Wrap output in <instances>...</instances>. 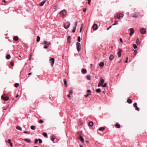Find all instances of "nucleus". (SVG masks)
<instances>
[{
    "instance_id": "f257e3e1",
    "label": "nucleus",
    "mask_w": 147,
    "mask_h": 147,
    "mask_svg": "<svg viewBox=\"0 0 147 147\" xmlns=\"http://www.w3.org/2000/svg\"><path fill=\"white\" fill-rule=\"evenodd\" d=\"M66 11L65 9L60 11L59 14L60 16L62 17H65L66 16Z\"/></svg>"
},
{
    "instance_id": "f03ea898",
    "label": "nucleus",
    "mask_w": 147,
    "mask_h": 147,
    "mask_svg": "<svg viewBox=\"0 0 147 147\" xmlns=\"http://www.w3.org/2000/svg\"><path fill=\"white\" fill-rule=\"evenodd\" d=\"M76 48L77 49L79 52L81 51V47H80V44L79 42H77L76 44Z\"/></svg>"
},
{
    "instance_id": "7ed1b4c3",
    "label": "nucleus",
    "mask_w": 147,
    "mask_h": 147,
    "mask_svg": "<svg viewBox=\"0 0 147 147\" xmlns=\"http://www.w3.org/2000/svg\"><path fill=\"white\" fill-rule=\"evenodd\" d=\"M70 25V23L69 22H66L64 24V27L65 29H67L69 28Z\"/></svg>"
},
{
    "instance_id": "20e7f679",
    "label": "nucleus",
    "mask_w": 147,
    "mask_h": 147,
    "mask_svg": "<svg viewBox=\"0 0 147 147\" xmlns=\"http://www.w3.org/2000/svg\"><path fill=\"white\" fill-rule=\"evenodd\" d=\"M1 97L2 99L6 101L8 100L9 99L8 95H6L5 94L2 96Z\"/></svg>"
},
{
    "instance_id": "39448f33",
    "label": "nucleus",
    "mask_w": 147,
    "mask_h": 147,
    "mask_svg": "<svg viewBox=\"0 0 147 147\" xmlns=\"http://www.w3.org/2000/svg\"><path fill=\"white\" fill-rule=\"evenodd\" d=\"M140 33L142 34H144L146 32V30L144 28H141L140 30Z\"/></svg>"
},
{
    "instance_id": "423d86ee",
    "label": "nucleus",
    "mask_w": 147,
    "mask_h": 147,
    "mask_svg": "<svg viewBox=\"0 0 147 147\" xmlns=\"http://www.w3.org/2000/svg\"><path fill=\"white\" fill-rule=\"evenodd\" d=\"M77 25V22H75V24H74V26L73 27V30H72V32L73 33H74L75 32L76 30Z\"/></svg>"
},
{
    "instance_id": "0eeeda50",
    "label": "nucleus",
    "mask_w": 147,
    "mask_h": 147,
    "mask_svg": "<svg viewBox=\"0 0 147 147\" xmlns=\"http://www.w3.org/2000/svg\"><path fill=\"white\" fill-rule=\"evenodd\" d=\"M93 29V30H96L98 28V25L96 24H93L92 26Z\"/></svg>"
},
{
    "instance_id": "6e6552de",
    "label": "nucleus",
    "mask_w": 147,
    "mask_h": 147,
    "mask_svg": "<svg viewBox=\"0 0 147 147\" xmlns=\"http://www.w3.org/2000/svg\"><path fill=\"white\" fill-rule=\"evenodd\" d=\"M47 0H43L42 1H41L39 5L40 6H43L45 3L46 2Z\"/></svg>"
},
{
    "instance_id": "1a4fd4ad",
    "label": "nucleus",
    "mask_w": 147,
    "mask_h": 147,
    "mask_svg": "<svg viewBox=\"0 0 147 147\" xmlns=\"http://www.w3.org/2000/svg\"><path fill=\"white\" fill-rule=\"evenodd\" d=\"M137 103L136 102H135L134 104L133 105L134 106V107L135 109L136 110H137L138 111H139V109L138 107L137 106Z\"/></svg>"
},
{
    "instance_id": "9d476101",
    "label": "nucleus",
    "mask_w": 147,
    "mask_h": 147,
    "mask_svg": "<svg viewBox=\"0 0 147 147\" xmlns=\"http://www.w3.org/2000/svg\"><path fill=\"white\" fill-rule=\"evenodd\" d=\"M129 30L130 32V35L131 36L134 33V29L133 28H130Z\"/></svg>"
},
{
    "instance_id": "9b49d317",
    "label": "nucleus",
    "mask_w": 147,
    "mask_h": 147,
    "mask_svg": "<svg viewBox=\"0 0 147 147\" xmlns=\"http://www.w3.org/2000/svg\"><path fill=\"white\" fill-rule=\"evenodd\" d=\"M122 52V51L120 49H119V51L117 52V54L119 57H121V53Z\"/></svg>"
},
{
    "instance_id": "f8f14e48",
    "label": "nucleus",
    "mask_w": 147,
    "mask_h": 147,
    "mask_svg": "<svg viewBox=\"0 0 147 147\" xmlns=\"http://www.w3.org/2000/svg\"><path fill=\"white\" fill-rule=\"evenodd\" d=\"M54 59L53 58H52L50 59V63H51V64H54Z\"/></svg>"
},
{
    "instance_id": "ddd939ff",
    "label": "nucleus",
    "mask_w": 147,
    "mask_h": 147,
    "mask_svg": "<svg viewBox=\"0 0 147 147\" xmlns=\"http://www.w3.org/2000/svg\"><path fill=\"white\" fill-rule=\"evenodd\" d=\"M132 17L134 18H137L138 17V14L137 13H134L131 14Z\"/></svg>"
},
{
    "instance_id": "4468645a",
    "label": "nucleus",
    "mask_w": 147,
    "mask_h": 147,
    "mask_svg": "<svg viewBox=\"0 0 147 147\" xmlns=\"http://www.w3.org/2000/svg\"><path fill=\"white\" fill-rule=\"evenodd\" d=\"M104 79L102 78H101L100 80L99 83L102 85L104 83Z\"/></svg>"
},
{
    "instance_id": "2eb2a0df",
    "label": "nucleus",
    "mask_w": 147,
    "mask_h": 147,
    "mask_svg": "<svg viewBox=\"0 0 147 147\" xmlns=\"http://www.w3.org/2000/svg\"><path fill=\"white\" fill-rule=\"evenodd\" d=\"M79 139L82 142H84V139L82 136H80L79 137Z\"/></svg>"
},
{
    "instance_id": "dca6fc26",
    "label": "nucleus",
    "mask_w": 147,
    "mask_h": 147,
    "mask_svg": "<svg viewBox=\"0 0 147 147\" xmlns=\"http://www.w3.org/2000/svg\"><path fill=\"white\" fill-rule=\"evenodd\" d=\"M114 57V55L112 54H111L110 56L109 59L111 61L113 59Z\"/></svg>"
},
{
    "instance_id": "f3484780",
    "label": "nucleus",
    "mask_w": 147,
    "mask_h": 147,
    "mask_svg": "<svg viewBox=\"0 0 147 147\" xmlns=\"http://www.w3.org/2000/svg\"><path fill=\"white\" fill-rule=\"evenodd\" d=\"M120 18V16H119V14H117L116 16H115V18L116 19H119Z\"/></svg>"
},
{
    "instance_id": "a211bd4d",
    "label": "nucleus",
    "mask_w": 147,
    "mask_h": 147,
    "mask_svg": "<svg viewBox=\"0 0 147 147\" xmlns=\"http://www.w3.org/2000/svg\"><path fill=\"white\" fill-rule=\"evenodd\" d=\"M63 82L65 86L66 87L67 86V82L66 80L65 79H63Z\"/></svg>"
},
{
    "instance_id": "6ab92c4d",
    "label": "nucleus",
    "mask_w": 147,
    "mask_h": 147,
    "mask_svg": "<svg viewBox=\"0 0 147 147\" xmlns=\"http://www.w3.org/2000/svg\"><path fill=\"white\" fill-rule=\"evenodd\" d=\"M88 124L89 126L90 127L93 126L94 125L92 121H90L89 122Z\"/></svg>"
},
{
    "instance_id": "aec40b11",
    "label": "nucleus",
    "mask_w": 147,
    "mask_h": 147,
    "mask_svg": "<svg viewBox=\"0 0 147 147\" xmlns=\"http://www.w3.org/2000/svg\"><path fill=\"white\" fill-rule=\"evenodd\" d=\"M25 141H26L27 142L30 143L31 142V140L30 139L28 138H26L24 139Z\"/></svg>"
},
{
    "instance_id": "412c9836",
    "label": "nucleus",
    "mask_w": 147,
    "mask_h": 147,
    "mask_svg": "<svg viewBox=\"0 0 147 147\" xmlns=\"http://www.w3.org/2000/svg\"><path fill=\"white\" fill-rule=\"evenodd\" d=\"M70 90L69 92V93L70 94H71L73 93V89L71 88H69Z\"/></svg>"
},
{
    "instance_id": "4be33fe9",
    "label": "nucleus",
    "mask_w": 147,
    "mask_h": 147,
    "mask_svg": "<svg viewBox=\"0 0 147 147\" xmlns=\"http://www.w3.org/2000/svg\"><path fill=\"white\" fill-rule=\"evenodd\" d=\"M82 71L83 74H85L86 73L87 70L85 69H82Z\"/></svg>"
},
{
    "instance_id": "5701e85b",
    "label": "nucleus",
    "mask_w": 147,
    "mask_h": 147,
    "mask_svg": "<svg viewBox=\"0 0 147 147\" xmlns=\"http://www.w3.org/2000/svg\"><path fill=\"white\" fill-rule=\"evenodd\" d=\"M55 139V137L53 135V136H51V139L52 141H53Z\"/></svg>"
},
{
    "instance_id": "b1692460",
    "label": "nucleus",
    "mask_w": 147,
    "mask_h": 147,
    "mask_svg": "<svg viewBox=\"0 0 147 147\" xmlns=\"http://www.w3.org/2000/svg\"><path fill=\"white\" fill-rule=\"evenodd\" d=\"M127 102L129 104H131L132 102V101L130 99H128L127 100Z\"/></svg>"
},
{
    "instance_id": "393cba45",
    "label": "nucleus",
    "mask_w": 147,
    "mask_h": 147,
    "mask_svg": "<svg viewBox=\"0 0 147 147\" xmlns=\"http://www.w3.org/2000/svg\"><path fill=\"white\" fill-rule=\"evenodd\" d=\"M105 127H101L99 129V130L100 131H102L105 129Z\"/></svg>"
},
{
    "instance_id": "a878e982",
    "label": "nucleus",
    "mask_w": 147,
    "mask_h": 147,
    "mask_svg": "<svg viewBox=\"0 0 147 147\" xmlns=\"http://www.w3.org/2000/svg\"><path fill=\"white\" fill-rule=\"evenodd\" d=\"M11 56L10 55H7L6 57V58L7 59H9L10 58Z\"/></svg>"
},
{
    "instance_id": "bb28decb",
    "label": "nucleus",
    "mask_w": 147,
    "mask_h": 147,
    "mask_svg": "<svg viewBox=\"0 0 147 147\" xmlns=\"http://www.w3.org/2000/svg\"><path fill=\"white\" fill-rule=\"evenodd\" d=\"M30 128L32 130H35L36 129V126L34 125H32L31 126Z\"/></svg>"
},
{
    "instance_id": "cd10ccee",
    "label": "nucleus",
    "mask_w": 147,
    "mask_h": 147,
    "mask_svg": "<svg viewBox=\"0 0 147 147\" xmlns=\"http://www.w3.org/2000/svg\"><path fill=\"white\" fill-rule=\"evenodd\" d=\"M136 43L138 45H139L140 44L139 40L138 38L136 40Z\"/></svg>"
},
{
    "instance_id": "c85d7f7f",
    "label": "nucleus",
    "mask_w": 147,
    "mask_h": 147,
    "mask_svg": "<svg viewBox=\"0 0 147 147\" xmlns=\"http://www.w3.org/2000/svg\"><path fill=\"white\" fill-rule=\"evenodd\" d=\"M115 126L117 128H119L120 127V125L118 123H117L115 125Z\"/></svg>"
},
{
    "instance_id": "c756f323",
    "label": "nucleus",
    "mask_w": 147,
    "mask_h": 147,
    "mask_svg": "<svg viewBox=\"0 0 147 147\" xmlns=\"http://www.w3.org/2000/svg\"><path fill=\"white\" fill-rule=\"evenodd\" d=\"M13 39L15 41H17L18 40V37L16 36H15L13 37Z\"/></svg>"
},
{
    "instance_id": "7c9ffc66",
    "label": "nucleus",
    "mask_w": 147,
    "mask_h": 147,
    "mask_svg": "<svg viewBox=\"0 0 147 147\" xmlns=\"http://www.w3.org/2000/svg\"><path fill=\"white\" fill-rule=\"evenodd\" d=\"M40 37L39 36H38L37 37V40H36V41L37 42H39L40 40Z\"/></svg>"
},
{
    "instance_id": "2f4dec72",
    "label": "nucleus",
    "mask_w": 147,
    "mask_h": 147,
    "mask_svg": "<svg viewBox=\"0 0 147 147\" xmlns=\"http://www.w3.org/2000/svg\"><path fill=\"white\" fill-rule=\"evenodd\" d=\"M70 38H71V37L70 36H68L67 37V40L70 43V42H71V41L70 40H69L70 39Z\"/></svg>"
},
{
    "instance_id": "473e14b6",
    "label": "nucleus",
    "mask_w": 147,
    "mask_h": 147,
    "mask_svg": "<svg viewBox=\"0 0 147 147\" xmlns=\"http://www.w3.org/2000/svg\"><path fill=\"white\" fill-rule=\"evenodd\" d=\"M90 78H91V76L90 75H88L87 78V80H90Z\"/></svg>"
},
{
    "instance_id": "72a5a7b5",
    "label": "nucleus",
    "mask_w": 147,
    "mask_h": 147,
    "mask_svg": "<svg viewBox=\"0 0 147 147\" xmlns=\"http://www.w3.org/2000/svg\"><path fill=\"white\" fill-rule=\"evenodd\" d=\"M96 91L98 92L99 93L101 92V90L100 88H98L96 90Z\"/></svg>"
},
{
    "instance_id": "f704fd0d",
    "label": "nucleus",
    "mask_w": 147,
    "mask_h": 147,
    "mask_svg": "<svg viewBox=\"0 0 147 147\" xmlns=\"http://www.w3.org/2000/svg\"><path fill=\"white\" fill-rule=\"evenodd\" d=\"M133 47L134 49H136L137 48V46L135 44H133Z\"/></svg>"
},
{
    "instance_id": "c9c22d12",
    "label": "nucleus",
    "mask_w": 147,
    "mask_h": 147,
    "mask_svg": "<svg viewBox=\"0 0 147 147\" xmlns=\"http://www.w3.org/2000/svg\"><path fill=\"white\" fill-rule=\"evenodd\" d=\"M43 135L46 137H47V134L46 133H44L43 134Z\"/></svg>"
},
{
    "instance_id": "e433bc0d",
    "label": "nucleus",
    "mask_w": 147,
    "mask_h": 147,
    "mask_svg": "<svg viewBox=\"0 0 147 147\" xmlns=\"http://www.w3.org/2000/svg\"><path fill=\"white\" fill-rule=\"evenodd\" d=\"M15 86L16 87H18V83H16L15 84Z\"/></svg>"
},
{
    "instance_id": "4c0bfd02",
    "label": "nucleus",
    "mask_w": 147,
    "mask_h": 147,
    "mask_svg": "<svg viewBox=\"0 0 147 147\" xmlns=\"http://www.w3.org/2000/svg\"><path fill=\"white\" fill-rule=\"evenodd\" d=\"M78 40L79 42H80L81 39L80 37V36H79L78 37Z\"/></svg>"
},
{
    "instance_id": "58836bf2",
    "label": "nucleus",
    "mask_w": 147,
    "mask_h": 147,
    "mask_svg": "<svg viewBox=\"0 0 147 147\" xmlns=\"http://www.w3.org/2000/svg\"><path fill=\"white\" fill-rule=\"evenodd\" d=\"M32 53H30V57L29 58V60H30L31 59V58L32 57Z\"/></svg>"
},
{
    "instance_id": "ea45409f",
    "label": "nucleus",
    "mask_w": 147,
    "mask_h": 147,
    "mask_svg": "<svg viewBox=\"0 0 147 147\" xmlns=\"http://www.w3.org/2000/svg\"><path fill=\"white\" fill-rule=\"evenodd\" d=\"M107 83H105L102 86V87H106V86H107Z\"/></svg>"
},
{
    "instance_id": "a19ab883",
    "label": "nucleus",
    "mask_w": 147,
    "mask_h": 147,
    "mask_svg": "<svg viewBox=\"0 0 147 147\" xmlns=\"http://www.w3.org/2000/svg\"><path fill=\"white\" fill-rule=\"evenodd\" d=\"M39 143H41L42 142V140L40 139H38Z\"/></svg>"
},
{
    "instance_id": "79ce46f5",
    "label": "nucleus",
    "mask_w": 147,
    "mask_h": 147,
    "mask_svg": "<svg viewBox=\"0 0 147 147\" xmlns=\"http://www.w3.org/2000/svg\"><path fill=\"white\" fill-rule=\"evenodd\" d=\"M119 16H120V17H123L124 16V15L122 13H120V14H119Z\"/></svg>"
},
{
    "instance_id": "37998d69",
    "label": "nucleus",
    "mask_w": 147,
    "mask_h": 147,
    "mask_svg": "<svg viewBox=\"0 0 147 147\" xmlns=\"http://www.w3.org/2000/svg\"><path fill=\"white\" fill-rule=\"evenodd\" d=\"M43 122H44V121H43V120H42V119L40 120V121H39V123H42Z\"/></svg>"
},
{
    "instance_id": "c03bdc74",
    "label": "nucleus",
    "mask_w": 147,
    "mask_h": 147,
    "mask_svg": "<svg viewBox=\"0 0 147 147\" xmlns=\"http://www.w3.org/2000/svg\"><path fill=\"white\" fill-rule=\"evenodd\" d=\"M38 139H36L35 140V141H34V142L35 143H37V142H38Z\"/></svg>"
},
{
    "instance_id": "a18cd8bd",
    "label": "nucleus",
    "mask_w": 147,
    "mask_h": 147,
    "mask_svg": "<svg viewBox=\"0 0 147 147\" xmlns=\"http://www.w3.org/2000/svg\"><path fill=\"white\" fill-rule=\"evenodd\" d=\"M11 140L10 139H9L8 140L7 143L9 144L11 142Z\"/></svg>"
},
{
    "instance_id": "49530a36",
    "label": "nucleus",
    "mask_w": 147,
    "mask_h": 147,
    "mask_svg": "<svg viewBox=\"0 0 147 147\" xmlns=\"http://www.w3.org/2000/svg\"><path fill=\"white\" fill-rule=\"evenodd\" d=\"M91 95V94H87L85 95V96L86 98H87L88 96L89 95Z\"/></svg>"
},
{
    "instance_id": "de8ad7c7",
    "label": "nucleus",
    "mask_w": 147,
    "mask_h": 147,
    "mask_svg": "<svg viewBox=\"0 0 147 147\" xmlns=\"http://www.w3.org/2000/svg\"><path fill=\"white\" fill-rule=\"evenodd\" d=\"M102 85L99 82V83L98 85V87H99L100 86H101Z\"/></svg>"
},
{
    "instance_id": "09e8293b",
    "label": "nucleus",
    "mask_w": 147,
    "mask_h": 147,
    "mask_svg": "<svg viewBox=\"0 0 147 147\" xmlns=\"http://www.w3.org/2000/svg\"><path fill=\"white\" fill-rule=\"evenodd\" d=\"M51 45V43L50 42H47V45L48 46H49L50 45Z\"/></svg>"
},
{
    "instance_id": "8fccbe9b",
    "label": "nucleus",
    "mask_w": 147,
    "mask_h": 147,
    "mask_svg": "<svg viewBox=\"0 0 147 147\" xmlns=\"http://www.w3.org/2000/svg\"><path fill=\"white\" fill-rule=\"evenodd\" d=\"M47 42L46 41H43V44H47Z\"/></svg>"
},
{
    "instance_id": "3c124183",
    "label": "nucleus",
    "mask_w": 147,
    "mask_h": 147,
    "mask_svg": "<svg viewBox=\"0 0 147 147\" xmlns=\"http://www.w3.org/2000/svg\"><path fill=\"white\" fill-rule=\"evenodd\" d=\"M119 40H120V42H121V43H122L123 42V40H122V39L121 38H120V39H119Z\"/></svg>"
},
{
    "instance_id": "603ef678",
    "label": "nucleus",
    "mask_w": 147,
    "mask_h": 147,
    "mask_svg": "<svg viewBox=\"0 0 147 147\" xmlns=\"http://www.w3.org/2000/svg\"><path fill=\"white\" fill-rule=\"evenodd\" d=\"M118 24V23H114L112 24V26H114L116 25H117Z\"/></svg>"
},
{
    "instance_id": "864d4df0",
    "label": "nucleus",
    "mask_w": 147,
    "mask_h": 147,
    "mask_svg": "<svg viewBox=\"0 0 147 147\" xmlns=\"http://www.w3.org/2000/svg\"><path fill=\"white\" fill-rule=\"evenodd\" d=\"M91 92V90H87V92L88 93H90V92Z\"/></svg>"
},
{
    "instance_id": "5fc2aeb1",
    "label": "nucleus",
    "mask_w": 147,
    "mask_h": 147,
    "mask_svg": "<svg viewBox=\"0 0 147 147\" xmlns=\"http://www.w3.org/2000/svg\"><path fill=\"white\" fill-rule=\"evenodd\" d=\"M48 47V46H45L44 47V48L45 49H46Z\"/></svg>"
},
{
    "instance_id": "6e6d98bb",
    "label": "nucleus",
    "mask_w": 147,
    "mask_h": 147,
    "mask_svg": "<svg viewBox=\"0 0 147 147\" xmlns=\"http://www.w3.org/2000/svg\"><path fill=\"white\" fill-rule=\"evenodd\" d=\"M111 27H112V26H109V27L108 28H107V30H109V29L110 28H111Z\"/></svg>"
},
{
    "instance_id": "4d7b16f0",
    "label": "nucleus",
    "mask_w": 147,
    "mask_h": 147,
    "mask_svg": "<svg viewBox=\"0 0 147 147\" xmlns=\"http://www.w3.org/2000/svg\"><path fill=\"white\" fill-rule=\"evenodd\" d=\"M57 7L56 6H54V9H57Z\"/></svg>"
},
{
    "instance_id": "13d9d810",
    "label": "nucleus",
    "mask_w": 147,
    "mask_h": 147,
    "mask_svg": "<svg viewBox=\"0 0 147 147\" xmlns=\"http://www.w3.org/2000/svg\"><path fill=\"white\" fill-rule=\"evenodd\" d=\"M99 64H104V62H100Z\"/></svg>"
},
{
    "instance_id": "bf43d9fd",
    "label": "nucleus",
    "mask_w": 147,
    "mask_h": 147,
    "mask_svg": "<svg viewBox=\"0 0 147 147\" xmlns=\"http://www.w3.org/2000/svg\"><path fill=\"white\" fill-rule=\"evenodd\" d=\"M14 64V63L12 61H11V62L10 64Z\"/></svg>"
},
{
    "instance_id": "052dcab7",
    "label": "nucleus",
    "mask_w": 147,
    "mask_h": 147,
    "mask_svg": "<svg viewBox=\"0 0 147 147\" xmlns=\"http://www.w3.org/2000/svg\"><path fill=\"white\" fill-rule=\"evenodd\" d=\"M86 8H84V9H83V11L84 12H86Z\"/></svg>"
},
{
    "instance_id": "680f3d73",
    "label": "nucleus",
    "mask_w": 147,
    "mask_h": 147,
    "mask_svg": "<svg viewBox=\"0 0 147 147\" xmlns=\"http://www.w3.org/2000/svg\"><path fill=\"white\" fill-rule=\"evenodd\" d=\"M9 144H10V146H11V147H12V146H13V144H12V143L11 142V143H9Z\"/></svg>"
},
{
    "instance_id": "e2e57ef3",
    "label": "nucleus",
    "mask_w": 147,
    "mask_h": 147,
    "mask_svg": "<svg viewBox=\"0 0 147 147\" xmlns=\"http://www.w3.org/2000/svg\"><path fill=\"white\" fill-rule=\"evenodd\" d=\"M83 24H82V25H81V28H82V29L83 28Z\"/></svg>"
},
{
    "instance_id": "0e129e2a",
    "label": "nucleus",
    "mask_w": 147,
    "mask_h": 147,
    "mask_svg": "<svg viewBox=\"0 0 147 147\" xmlns=\"http://www.w3.org/2000/svg\"><path fill=\"white\" fill-rule=\"evenodd\" d=\"M22 127H20L19 126V130H22Z\"/></svg>"
},
{
    "instance_id": "69168bd1",
    "label": "nucleus",
    "mask_w": 147,
    "mask_h": 147,
    "mask_svg": "<svg viewBox=\"0 0 147 147\" xmlns=\"http://www.w3.org/2000/svg\"><path fill=\"white\" fill-rule=\"evenodd\" d=\"M82 30V28H81L80 29V33L81 32Z\"/></svg>"
},
{
    "instance_id": "338daca9",
    "label": "nucleus",
    "mask_w": 147,
    "mask_h": 147,
    "mask_svg": "<svg viewBox=\"0 0 147 147\" xmlns=\"http://www.w3.org/2000/svg\"><path fill=\"white\" fill-rule=\"evenodd\" d=\"M67 96L68 97H71V96L70 95V94H68L67 95Z\"/></svg>"
},
{
    "instance_id": "774afa93",
    "label": "nucleus",
    "mask_w": 147,
    "mask_h": 147,
    "mask_svg": "<svg viewBox=\"0 0 147 147\" xmlns=\"http://www.w3.org/2000/svg\"><path fill=\"white\" fill-rule=\"evenodd\" d=\"M100 66V67H103L104 65H99Z\"/></svg>"
}]
</instances>
